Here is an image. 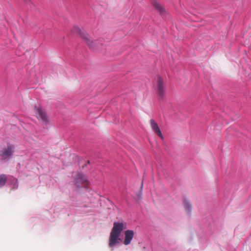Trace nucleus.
I'll return each mask as SVG.
<instances>
[{
	"instance_id": "1",
	"label": "nucleus",
	"mask_w": 251,
	"mask_h": 251,
	"mask_svg": "<svg viewBox=\"0 0 251 251\" xmlns=\"http://www.w3.org/2000/svg\"><path fill=\"white\" fill-rule=\"evenodd\" d=\"M124 228V225L123 223H114L109 239V247H113L119 243V236Z\"/></svg>"
},
{
	"instance_id": "2",
	"label": "nucleus",
	"mask_w": 251,
	"mask_h": 251,
	"mask_svg": "<svg viewBox=\"0 0 251 251\" xmlns=\"http://www.w3.org/2000/svg\"><path fill=\"white\" fill-rule=\"evenodd\" d=\"M156 90L159 99H163L166 94V89L164 81L160 76L157 78Z\"/></svg>"
},
{
	"instance_id": "3",
	"label": "nucleus",
	"mask_w": 251,
	"mask_h": 251,
	"mask_svg": "<svg viewBox=\"0 0 251 251\" xmlns=\"http://www.w3.org/2000/svg\"><path fill=\"white\" fill-rule=\"evenodd\" d=\"M35 112L37 119L41 120L44 124H47L49 122V119L46 112L42 108L35 107Z\"/></svg>"
},
{
	"instance_id": "4",
	"label": "nucleus",
	"mask_w": 251,
	"mask_h": 251,
	"mask_svg": "<svg viewBox=\"0 0 251 251\" xmlns=\"http://www.w3.org/2000/svg\"><path fill=\"white\" fill-rule=\"evenodd\" d=\"M14 151V146L8 145L7 147L3 149L0 152V156L3 159H6L12 155Z\"/></svg>"
},
{
	"instance_id": "5",
	"label": "nucleus",
	"mask_w": 251,
	"mask_h": 251,
	"mask_svg": "<svg viewBox=\"0 0 251 251\" xmlns=\"http://www.w3.org/2000/svg\"><path fill=\"white\" fill-rule=\"evenodd\" d=\"M83 38L86 40V43L89 47L92 50H95L97 48H99L101 44L99 43L97 40H91L88 35L85 34L83 36Z\"/></svg>"
},
{
	"instance_id": "6",
	"label": "nucleus",
	"mask_w": 251,
	"mask_h": 251,
	"mask_svg": "<svg viewBox=\"0 0 251 251\" xmlns=\"http://www.w3.org/2000/svg\"><path fill=\"white\" fill-rule=\"evenodd\" d=\"M88 180L86 176L83 174H78L75 177V185L77 187H79L80 184L86 185L88 184Z\"/></svg>"
},
{
	"instance_id": "7",
	"label": "nucleus",
	"mask_w": 251,
	"mask_h": 251,
	"mask_svg": "<svg viewBox=\"0 0 251 251\" xmlns=\"http://www.w3.org/2000/svg\"><path fill=\"white\" fill-rule=\"evenodd\" d=\"M125 238L124 241V244L125 245H129L131 240H132L134 232L132 230H127L125 232Z\"/></svg>"
},
{
	"instance_id": "8",
	"label": "nucleus",
	"mask_w": 251,
	"mask_h": 251,
	"mask_svg": "<svg viewBox=\"0 0 251 251\" xmlns=\"http://www.w3.org/2000/svg\"><path fill=\"white\" fill-rule=\"evenodd\" d=\"M150 124L151 127L153 131L162 139H164V137L161 133V131L157 125L154 120L151 119L150 120Z\"/></svg>"
},
{
	"instance_id": "9",
	"label": "nucleus",
	"mask_w": 251,
	"mask_h": 251,
	"mask_svg": "<svg viewBox=\"0 0 251 251\" xmlns=\"http://www.w3.org/2000/svg\"><path fill=\"white\" fill-rule=\"evenodd\" d=\"M152 5L156 10L160 12L161 14L163 15L165 13V10L164 8L158 1H153L152 2Z\"/></svg>"
},
{
	"instance_id": "10",
	"label": "nucleus",
	"mask_w": 251,
	"mask_h": 251,
	"mask_svg": "<svg viewBox=\"0 0 251 251\" xmlns=\"http://www.w3.org/2000/svg\"><path fill=\"white\" fill-rule=\"evenodd\" d=\"M7 177L4 174L0 175V188L3 187L6 183Z\"/></svg>"
},
{
	"instance_id": "11",
	"label": "nucleus",
	"mask_w": 251,
	"mask_h": 251,
	"mask_svg": "<svg viewBox=\"0 0 251 251\" xmlns=\"http://www.w3.org/2000/svg\"><path fill=\"white\" fill-rule=\"evenodd\" d=\"M184 206L186 210L189 211L191 209V205L189 202V201H184Z\"/></svg>"
}]
</instances>
